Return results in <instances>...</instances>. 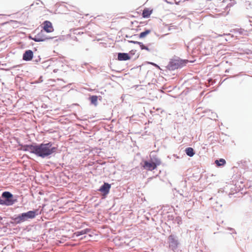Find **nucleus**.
Segmentation results:
<instances>
[{
    "label": "nucleus",
    "mask_w": 252,
    "mask_h": 252,
    "mask_svg": "<svg viewBox=\"0 0 252 252\" xmlns=\"http://www.w3.org/2000/svg\"><path fill=\"white\" fill-rule=\"evenodd\" d=\"M185 152L186 154L189 157H192L194 155V150L192 148L189 147L186 149Z\"/></svg>",
    "instance_id": "ddd939ff"
},
{
    "label": "nucleus",
    "mask_w": 252,
    "mask_h": 252,
    "mask_svg": "<svg viewBox=\"0 0 252 252\" xmlns=\"http://www.w3.org/2000/svg\"><path fill=\"white\" fill-rule=\"evenodd\" d=\"M151 32V30H147L145 31L142 32L140 33L139 37L141 38H144L146 37L147 35L150 34Z\"/></svg>",
    "instance_id": "dca6fc26"
},
{
    "label": "nucleus",
    "mask_w": 252,
    "mask_h": 252,
    "mask_svg": "<svg viewBox=\"0 0 252 252\" xmlns=\"http://www.w3.org/2000/svg\"><path fill=\"white\" fill-rule=\"evenodd\" d=\"M168 240L170 246L172 247L173 248H176L177 247L178 242L173 235H170L168 237Z\"/></svg>",
    "instance_id": "6e6552de"
},
{
    "label": "nucleus",
    "mask_w": 252,
    "mask_h": 252,
    "mask_svg": "<svg viewBox=\"0 0 252 252\" xmlns=\"http://www.w3.org/2000/svg\"><path fill=\"white\" fill-rule=\"evenodd\" d=\"M13 219L16 223H20L22 222L27 220L24 213H22L20 215Z\"/></svg>",
    "instance_id": "1a4fd4ad"
},
{
    "label": "nucleus",
    "mask_w": 252,
    "mask_h": 252,
    "mask_svg": "<svg viewBox=\"0 0 252 252\" xmlns=\"http://www.w3.org/2000/svg\"><path fill=\"white\" fill-rule=\"evenodd\" d=\"M6 201L1 199H0V204L1 205H5Z\"/></svg>",
    "instance_id": "6ab92c4d"
},
{
    "label": "nucleus",
    "mask_w": 252,
    "mask_h": 252,
    "mask_svg": "<svg viewBox=\"0 0 252 252\" xmlns=\"http://www.w3.org/2000/svg\"><path fill=\"white\" fill-rule=\"evenodd\" d=\"M52 37H47L44 32L42 31H41L39 33L35 35L33 37H32V39L33 41L35 42H41L44 41L48 39H52Z\"/></svg>",
    "instance_id": "20e7f679"
},
{
    "label": "nucleus",
    "mask_w": 252,
    "mask_h": 252,
    "mask_svg": "<svg viewBox=\"0 0 252 252\" xmlns=\"http://www.w3.org/2000/svg\"><path fill=\"white\" fill-rule=\"evenodd\" d=\"M33 54L32 50H27L23 54V59L26 61H31L33 58Z\"/></svg>",
    "instance_id": "0eeeda50"
},
{
    "label": "nucleus",
    "mask_w": 252,
    "mask_h": 252,
    "mask_svg": "<svg viewBox=\"0 0 252 252\" xmlns=\"http://www.w3.org/2000/svg\"><path fill=\"white\" fill-rule=\"evenodd\" d=\"M130 42L133 43L134 44H138V45H139V43H141L140 42L134 41H130Z\"/></svg>",
    "instance_id": "aec40b11"
},
{
    "label": "nucleus",
    "mask_w": 252,
    "mask_h": 252,
    "mask_svg": "<svg viewBox=\"0 0 252 252\" xmlns=\"http://www.w3.org/2000/svg\"><path fill=\"white\" fill-rule=\"evenodd\" d=\"M90 99L92 103L96 105L97 102V96L96 95H93L90 97Z\"/></svg>",
    "instance_id": "f3484780"
},
{
    "label": "nucleus",
    "mask_w": 252,
    "mask_h": 252,
    "mask_svg": "<svg viewBox=\"0 0 252 252\" xmlns=\"http://www.w3.org/2000/svg\"><path fill=\"white\" fill-rule=\"evenodd\" d=\"M130 59V57L127 53H119L118 59L119 61H126Z\"/></svg>",
    "instance_id": "9b49d317"
},
{
    "label": "nucleus",
    "mask_w": 252,
    "mask_h": 252,
    "mask_svg": "<svg viewBox=\"0 0 252 252\" xmlns=\"http://www.w3.org/2000/svg\"><path fill=\"white\" fill-rule=\"evenodd\" d=\"M27 220L29 219H33L36 216V212L33 211H30L27 213H24Z\"/></svg>",
    "instance_id": "f8f14e48"
},
{
    "label": "nucleus",
    "mask_w": 252,
    "mask_h": 252,
    "mask_svg": "<svg viewBox=\"0 0 252 252\" xmlns=\"http://www.w3.org/2000/svg\"><path fill=\"white\" fill-rule=\"evenodd\" d=\"M160 163L161 162L159 159L156 158L154 162L145 161L143 167L146 170L152 171L157 168V166L160 164Z\"/></svg>",
    "instance_id": "f03ea898"
},
{
    "label": "nucleus",
    "mask_w": 252,
    "mask_h": 252,
    "mask_svg": "<svg viewBox=\"0 0 252 252\" xmlns=\"http://www.w3.org/2000/svg\"><path fill=\"white\" fill-rule=\"evenodd\" d=\"M153 9L145 8L142 12V17L145 18H149L153 12Z\"/></svg>",
    "instance_id": "9d476101"
},
{
    "label": "nucleus",
    "mask_w": 252,
    "mask_h": 252,
    "mask_svg": "<svg viewBox=\"0 0 252 252\" xmlns=\"http://www.w3.org/2000/svg\"><path fill=\"white\" fill-rule=\"evenodd\" d=\"M139 45L140 46V47L142 50L144 49V50H146L148 51H150V49L148 47L145 46L142 42H141L140 43H139Z\"/></svg>",
    "instance_id": "a211bd4d"
},
{
    "label": "nucleus",
    "mask_w": 252,
    "mask_h": 252,
    "mask_svg": "<svg viewBox=\"0 0 252 252\" xmlns=\"http://www.w3.org/2000/svg\"><path fill=\"white\" fill-rule=\"evenodd\" d=\"M215 163L218 166H220L225 164L226 161L224 159L220 158L219 160H215Z\"/></svg>",
    "instance_id": "2eb2a0df"
},
{
    "label": "nucleus",
    "mask_w": 252,
    "mask_h": 252,
    "mask_svg": "<svg viewBox=\"0 0 252 252\" xmlns=\"http://www.w3.org/2000/svg\"><path fill=\"white\" fill-rule=\"evenodd\" d=\"M110 188V184L107 183H104V184L99 189V191L101 192L103 195H105L109 192Z\"/></svg>",
    "instance_id": "423d86ee"
},
{
    "label": "nucleus",
    "mask_w": 252,
    "mask_h": 252,
    "mask_svg": "<svg viewBox=\"0 0 252 252\" xmlns=\"http://www.w3.org/2000/svg\"><path fill=\"white\" fill-rule=\"evenodd\" d=\"M2 197L5 199V205L7 206L12 205L16 201V199H13V195L8 191L3 192L2 194Z\"/></svg>",
    "instance_id": "7ed1b4c3"
},
{
    "label": "nucleus",
    "mask_w": 252,
    "mask_h": 252,
    "mask_svg": "<svg viewBox=\"0 0 252 252\" xmlns=\"http://www.w3.org/2000/svg\"><path fill=\"white\" fill-rule=\"evenodd\" d=\"M23 149L25 151L30 152L38 157L44 158L55 153L57 148L53 147L52 144L49 142L36 145H25L23 146Z\"/></svg>",
    "instance_id": "f257e3e1"
},
{
    "label": "nucleus",
    "mask_w": 252,
    "mask_h": 252,
    "mask_svg": "<svg viewBox=\"0 0 252 252\" xmlns=\"http://www.w3.org/2000/svg\"><path fill=\"white\" fill-rule=\"evenodd\" d=\"M42 28L48 33L52 32L54 31L52 23L49 21H44L42 24Z\"/></svg>",
    "instance_id": "39448f33"
},
{
    "label": "nucleus",
    "mask_w": 252,
    "mask_h": 252,
    "mask_svg": "<svg viewBox=\"0 0 252 252\" xmlns=\"http://www.w3.org/2000/svg\"><path fill=\"white\" fill-rule=\"evenodd\" d=\"M90 232L89 229H85L81 231H78L74 233V235L76 236H79L82 235H84Z\"/></svg>",
    "instance_id": "4468645a"
}]
</instances>
